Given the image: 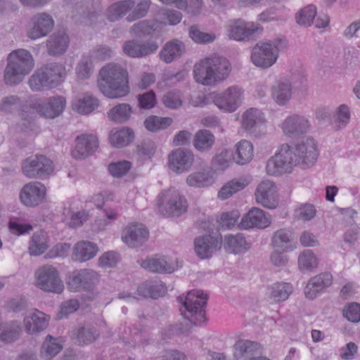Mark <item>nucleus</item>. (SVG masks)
<instances>
[{
	"mask_svg": "<svg viewBox=\"0 0 360 360\" xmlns=\"http://www.w3.org/2000/svg\"><path fill=\"white\" fill-rule=\"evenodd\" d=\"M260 345L248 340H239L233 346L235 360H249L259 352Z\"/></svg>",
	"mask_w": 360,
	"mask_h": 360,
	"instance_id": "obj_32",
	"label": "nucleus"
},
{
	"mask_svg": "<svg viewBox=\"0 0 360 360\" xmlns=\"http://www.w3.org/2000/svg\"><path fill=\"white\" fill-rule=\"evenodd\" d=\"M280 127L285 136L295 139L308 133L311 129V124L307 117L294 113L287 116L281 122Z\"/></svg>",
	"mask_w": 360,
	"mask_h": 360,
	"instance_id": "obj_13",
	"label": "nucleus"
},
{
	"mask_svg": "<svg viewBox=\"0 0 360 360\" xmlns=\"http://www.w3.org/2000/svg\"><path fill=\"white\" fill-rule=\"evenodd\" d=\"M96 245L89 241L82 240L75 244L73 257L76 261L86 262L96 256Z\"/></svg>",
	"mask_w": 360,
	"mask_h": 360,
	"instance_id": "obj_39",
	"label": "nucleus"
},
{
	"mask_svg": "<svg viewBox=\"0 0 360 360\" xmlns=\"http://www.w3.org/2000/svg\"><path fill=\"white\" fill-rule=\"evenodd\" d=\"M294 77L290 79L283 77L274 81L271 86V96L278 105L283 106L289 103L292 96Z\"/></svg>",
	"mask_w": 360,
	"mask_h": 360,
	"instance_id": "obj_19",
	"label": "nucleus"
},
{
	"mask_svg": "<svg viewBox=\"0 0 360 360\" xmlns=\"http://www.w3.org/2000/svg\"><path fill=\"white\" fill-rule=\"evenodd\" d=\"M222 241L220 234L198 236L194 240L195 251L201 259L210 258L221 248Z\"/></svg>",
	"mask_w": 360,
	"mask_h": 360,
	"instance_id": "obj_17",
	"label": "nucleus"
},
{
	"mask_svg": "<svg viewBox=\"0 0 360 360\" xmlns=\"http://www.w3.org/2000/svg\"><path fill=\"white\" fill-rule=\"evenodd\" d=\"M182 301L183 307L181 311L185 319L194 325L201 324L206 320L205 307L207 304L208 295L200 290L189 291L184 299L179 297Z\"/></svg>",
	"mask_w": 360,
	"mask_h": 360,
	"instance_id": "obj_7",
	"label": "nucleus"
},
{
	"mask_svg": "<svg viewBox=\"0 0 360 360\" xmlns=\"http://www.w3.org/2000/svg\"><path fill=\"white\" fill-rule=\"evenodd\" d=\"M162 102L168 108L177 109L182 105V94L179 91H168L164 95Z\"/></svg>",
	"mask_w": 360,
	"mask_h": 360,
	"instance_id": "obj_55",
	"label": "nucleus"
},
{
	"mask_svg": "<svg viewBox=\"0 0 360 360\" xmlns=\"http://www.w3.org/2000/svg\"><path fill=\"white\" fill-rule=\"evenodd\" d=\"M316 15V8L314 5H309L302 9L296 16L297 22L303 26H310Z\"/></svg>",
	"mask_w": 360,
	"mask_h": 360,
	"instance_id": "obj_54",
	"label": "nucleus"
},
{
	"mask_svg": "<svg viewBox=\"0 0 360 360\" xmlns=\"http://www.w3.org/2000/svg\"><path fill=\"white\" fill-rule=\"evenodd\" d=\"M22 104L21 99L17 96H9L4 98L0 103V111L8 114L17 110Z\"/></svg>",
	"mask_w": 360,
	"mask_h": 360,
	"instance_id": "obj_56",
	"label": "nucleus"
},
{
	"mask_svg": "<svg viewBox=\"0 0 360 360\" xmlns=\"http://www.w3.org/2000/svg\"><path fill=\"white\" fill-rule=\"evenodd\" d=\"M248 184L249 181L245 178L233 179L223 186L218 193V197L221 200H226L243 189Z\"/></svg>",
	"mask_w": 360,
	"mask_h": 360,
	"instance_id": "obj_43",
	"label": "nucleus"
},
{
	"mask_svg": "<svg viewBox=\"0 0 360 360\" xmlns=\"http://www.w3.org/2000/svg\"><path fill=\"white\" fill-rule=\"evenodd\" d=\"M215 141L214 135L208 130L201 129L197 131L193 139V146L199 151L209 150Z\"/></svg>",
	"mask_w": 360,
	"mask_h": 360,
	"instance_id": "obj_45",
	"label": "nucleus"
},
{
	"mask_svg": "<svg viewBox=\"0 0 360 360\" xmlns=\"http://www.w3.org/2000/svg\"><path fill=\"white\" fill-rule=\"evenodd\" d=\"M21 326L18 321H13L0 323V340L11 343L19 338Z\"/></svg>",
	"mask_w": 360,
	"mask_h": 360,
	"instance_id": "obj_41",
	"label": "nucleus"
},
{
	"mask_svg": "<svg viewBox=\"0 0 360 360\" xmlns=\"http://www.w3.org/2000/svg\"><path fill=\"white\" fill-rule=\"evenodd\" d=\"M224 248L229 253L238 254L247 251L250 245L242 233H237L225 236Z\"/></svg>",
	"mask_w": 360,
	"mask_h": 360,
	"instance_id": "obj_35",
	"label": "nucleus"
},
{
	"mask_svg": "<svg viewBox=\"0 0 360 360\" xmlns=\"http://www.w3.org/2000/svg\"><path fill=\"white\" fill-rule=\"evenodd\" d=\"M194 155L191 150L178 148L169 155V167L176 173L188 171L192 166Z\"/></svg>",
	"mask_w": 360,
	"mask_h": 360,
	"instance_id": "obj_24",
	"label": "nucleus"
},
{
	"mask_svg": "<svg viewBox=\"0 0 360 360\" xmlns=\"http://www.w3.org/2000/svg\"><path fill=\"white\" fill-rule=\"evenodd\" d=\"M292 292L291 283L276 282L266 288L265 296L270 303L276 304L287 300Z\"/></svg>",
	"mask_w": 360,
	"mask_h": 360,
	"instance_id": "obj_30",
	"label": "nucleus"
},
{
	"mask_svg": "<svg viewBox=\"0 0 360 360\" xmlns=\"http://www.w3.org/2000/svg\"><path fill=\"white\" fill-rule=\"evenodd\" d=\"M98 86L107 98H120L126 96L130 91L128 72L125 68L116 63H109L99 72Z\"/></svg>",
	"mask_w": 360,
	"mask_h": 360,
	"instance_id": "obj_2",
	"label": "nucleus"
},
{
	"mask_svg": "<svg viewBox=\"0 0 360 360\" xmlns=\"http://www.w3.org/2000/svg\"><path fill=\"white\" fill-rule=\"evenodd\" d=\"M141 266L151 272L160 274H171L178 268L177 265L165 257L146 259L141 263Z\"/></svg>",
	"mask_w": 360,
	"mask_h": 360,
	"instance_id": "obj_31",
	"label": "nucleus"
},
{
	"mask_svg": "<svg viewBox=\"0 0 360 360\" xmlns=\"http://www.w3.org/2000/svg\"><path fill=\"white\" fill-rule=\"evenodd\" d=\"M272 245L277 250L290 252L295 248L292 241V232L287 229H281L274 232Z\"/></svg>",
	"mask_w": 360,
	"mask_h": 360,
	"instance_id": "obj_34",
	"label": "nucleus"
},
{
	"mask_svg": "<svg viewBox=\"0 0 360 360\" xmlns=\"http://www.w3.org/2000/svg\"><path fill=\"white\" fill-rule=\"evenodd\" d=\"M172 119L170 117H160L152 115L148 117L144 122L146 128L150 131H157L164 129L170 126Z\"/></svg>",
	"mask_w": 360,
	"mask_h": 360,
	"instance_id": "obj_51",
	"label": "nucleus"
},
{
	"mask_svg": "<svg viewBox=\"0 0 360 360\" xmlns=\"http://www.w3.org/2000/svg\"><path fill=\"white\" fill-rule=\"evenodd\" d=\"M189 37L198 44H208L215 39L214 34L201 32L195 26L190 27Z\"/></svg>",
	"mask_w": 360,
	"mask_h": 360,
	"instance_id": "obj_58",
	"label": "nucleus"
},
{
	"mask_svg": "<svg viewBox=\"0 0 360 360\" xmlns=\"http://www.w3.org/2000/svg\"><path fill=\"white\" fill-rule=\"evenodd\" d=\"M166 290L165 286L162 283H144L138 287L136 294L143 297L157 299L163 296Z\"/></svg>",
	"mask_w": 360,
	"mask_h": 360,
	"instance_id": "obj_44",
	"label": "nucleus"
},
{
	"mask_svg": "<svg viewBox=\"0 0 360 360\" xmlns=\"http://www.w3.org/2000/svg\"><path fill=\"white\" fill-rule=\"evenodd\" d=\"M100 105L99 100L91 95L85 94L72 101V109L79 114L87 115L94 112Z\"/></svg>",
	"mask_w": 360,
	"mask_h": 360,
	"instance_id": "obj_37",
	"label": "nucleus"
},
{
	"mask_svg": "<svg viewBox=\"0 0 360 360\" xmlns=\"http://www.w3.org/2000/svg\"><path fill=\"white\" fill-rule=\"evenodd\" d=\"M231 155L227 150H223L219 154L213 157L212 166L216 170H224L230 164Z\"/></svg>",
	"mask_w": 360,
	"mask_h": 360,
	"instance_id": "obj_57",
	"label": "nucleus"
},
{
	"mask_svg": "<svg viewBox=\"0 0 360 360\" xmlns=\"http://www.w3.org/2000/svg\"><path fill=\"white\" fill-rule=\"evenodd\" d=\"M271 223V217L269 213L259 208L253 207L242 217L238 227L245 230L264 229L269 226Z\"/></svg>",
	"mask_w": 360,
	"mask_h": 360,
	"instance_id": "obj_18",
	"label": "nucleus"
},
{
	"mask_svg": "<svg viewBox=\"0 0 360 360\" xmlns=\"http://www.w3.org/2000/svg\"><path fill=\"white\" fill-rule=\"evenodd\" d=\"M186 182L191 186L205 187L214 182V177L211 172H195L187 177Z\"/></svg>",
	"mask_w": 360,
	"mask_h": 360,
	"instance_id": "obj_50",
	"label": "nucleus"
},
{
	"mask_svg": "<svg viewBox=\"0 0 360 360\" xmlns=\"http://www.w3.org/2000/svg\"><path fill=\"white\" fill-rule=\"evenodd\" d=\"M319 260L311 250H304L298 257V266L302 272H310L316 269Z\"/></svg>",
	"mask_w": 360,
	"mask_h": 360,
	"instance_id": "obj_48",
	"label": "nucleus"
},
{
	"mask_svg": "<svg viewBox=\"0 0 360 360\" xmlns=\"http://www.w3.org/2000/svg\"><path fill=\"white\" fill-rule=\"evenodd\" d=\"M98 335L95 328L81 327L77 330V341L79 344H89L96 340Z\"/></svg>",
	"mask_w": 360,
	"mask_h": 360,
	"instance_id": "obj_59",
	"label": "nucleus"
},
{
	"mask_svg": "<svg viewBox=\"0 0 360 360\" xmlns=\"http://www.w3.org/2000/svg\"><path fill=\"white\" fill-rule=\"evenodd\" d=\"M159 25L155 20H141L131 27L130 32L138 37L151 35L158 30Z\"/></svg>",
	"mask_w": 360,
	"mask_h": 360,
	"instance_id": "obj_49",
	"label": "nucleus"
},
{
	"mask_svg": "<svg viewBox=\"0 0 360 360\" xmlns=\"http://www.w3.org/2000/svg\"><path fill=\"white\" fill-rule=\"evenodd\" d=\"M63 349L60 341L58 338L48 335L41 348V356L45 359H51L56 356Z\"/></svg>",
	"mask_w": 360,
	"mask_h": 360,
	"instance_id": "obj_46",
	"label": "nucleus"
},
{
	"mask_svg": "<svg viewBox=\"0 0 360 360\" xmlns=\"http://www.w3.org/2000/svg\"><path fill=\"white\" fill-rule=\"evenodd\" d=\"M35 117L34 112L22 113V123L18 126V129L26 133L35 131L37 129Z\"/></svg>",
	"mask_w": 360,
	"mask_h": 360,
	"instance_id": "obj_63",
	"label": "nucleus"
},
{
	"mask_svg": "<svg viewBox=\"0 0 360 360\" xmlns=\"http://www.w3.org/2000/svg\"><path fill=\"white\" fill-rule=\"evenodd\" d=\"M158 205L169 216L176 217L186 212L188 207L186 199L174 188L163 191L160 195Z\"/></svg>",
	"mask_w": 360,
	"mask_h": 360,
	"instance_id": "obj_11",
	"label": "nucleus"
},
{
	"mask_svg": "<svg viewBox=\"0 0 360 360\" xmlns=\"http://www.w3.org/2000/svg\"><path fill=\"white\" fill-rule=\"evenodd\" d=\"M50 316L37 309H32L23 319L25 330L30 335L39 333L45 330Z\"/></svg>",
	"mask_w": 360,
	"mask_h": 360,
	"instance_id": "obj_23",
	"label": "nucleus"
},
{
	"mask_svg": "<svg viewBox=\"0 0 360 360\" xmlns=\"http://www.w3.org/2000/svg\"><path fill=\"white\" fill-rule=\"evenodd\" d=\"M235 154L233 160L238 165H245L249 162L254 156L252 143L243 139L235 145Z\"/></svg>",
	"mask_w": 360,
	"mask_h": 360,
	"instance_id": "obj_40",
	"label": "nucleus"
},
{
	"mask_svg": "<svg viewBox=\"0 0 360 360\" xmlns=\"http://www.w3.org/2000/svg\"><path fill=\"white\" fill-rule=\"evenodd\" d=\"M131 113V107L127 103H120L108 112V118L113 122L122 123L127 121Z\"/></svg>",
	"mask_w": 360,
	"mask_h": 360,
	"instance_id": "obj_47",
	"label": "nucleus"
},
{
	"mask_svg": "<svg viewBox=\"0 0 360 360\" xmlns=\"http://www.w3.org/2000/svg\"><path fill=\"white\" fill-rule=\"evenodd\" d=\"M319 155L317 143L311 137L292 144L283 143L267 160L266 171L271 176L291 174L296 167L307 169L313 166Z\"/></svg>",
	"mask_w": 360,
	"mask_h": 360,
	"instance_id": "obj_1",
	"label": "nucleus"
},
{
	"mask_svg": "<svg viewBox=\"0 0 360 360\" xmlns=\"http://www.w3.org/2000/svg\"><path fill=\"white\" fill-rule=\"evenodd\" d=\"M151 5L150 0H141L138 4L134 0H122L110 5L106 13L108 19L115 22L127 14V20L133 22L146 15Z\"/></svg>",
	"mask_w": 360,
	"mask_h": 360,
	"instance_id": "obj_6",
	"label": "nucleus"
},
{
	"mask_svg": "<svg viewBox=\"0 0 360 360\" xmlns=\"http://www.w3.org/2000/svg\"><path fill=\"white\" fill-rule=\"evenodd\" d=\"M91 214L89 211L82 210L74 212L70 219L69 226L72 228H77L82 226L86 221L89 220Z\"/></svg>",
	"mask_w": 360,
	"mask_h": 360,
	"instance_id": "obj_64",
	"label": "nucleus"
},
{
	"mask_svg": "<svg viewBox=\"0 0 360 360\" xmlns=\"http://www.w3.org/2000/svg\"><path fill=\"white\" fill-rule=\"evenodd\" d=\"M134 138V132L127 127L114 128L110 131L109 140L113 146L122 148L127 146Z\"/></svg>",
	"mask_w": 360,
	"mask_h": 360,
	"instance_id": "obj_38",
	"label": "nucleus"
},
{
	"mask_svg": "<svg viewBox=\"0 0 360 360\" xmlns=\"http://www.w3.org/2000/svg\"><path fill=\"white\" fill-rule=\"evenodd\" d=\"M131 164L127 160L112 162L108 165L109 172L114 177H121L130 169Z\"/></svg>",
	"mask_w": 360,
	"mask_h": 360,
	"instance_id": "obj_60",
	"label": "nucleus"
},
{
	"mask_svg": "<svg viewBox=\"0 0 360 360\" xmlns=\"http://www.w3.org/2000/svg\"><path fill=\"white\" fill-rule=\"evenodd\" d=\"M244 91L238 86H231L223 92L213 94L212 99L217 108L225 112H233L241 105Z\"/></svg>",
	"mask_w": 360,
	"mask_h": 360,
	"instance_id": "obj_9",
	"label": "nucleus"
},
{
	"mask_svg": "<svg viewBox=\"0 0 360 360\" xmlns=\"http://www.w3.org/2000/svg\"><path fill=\"white\" fill-rule=\"evenodd\" d=\"M46 187L38 181L26 184L20 192V198L22 204L33 207L40 204L44 199Z\"/></svg>",
	"mask_w": 360,
	"mask_h": 360,
	"instance_id": "obj_21",
	"label": "nucleus"
},
{
	"mask_svg": "<svg viewBox=\"0 0 360 360\" xmlns=\"http://www.w3.org/2000/svg\"><path fill=\"white\" fill-rule=\"evenodd\" d=\"M285 46L286 41L280 38L268 42L258 43L252 49L251 61L257 67L269 68L276 62L279 51Z\"/></svg>",
	"mask_w": 360,
	"mask_h": 360,
	"instance_id": "obj_8",
	"label": "nucleus"
},
{
	"mask_svg": "<svg viewBox=\"0 0 360 360\" xmlns=\"http://www.w3.org/2000/svg\"><path fill=\"white\" fill-rule=\"evenodd\" d=\"M65 103V99L63 96H53L42 103L35 105L34 108L41 115L47 118H54L62 113Z\"/></svg>",
	"mask_w": 360,
	"mask_h": 360,
	"instance_id": "obj_29",
	"label": "nucleus"
},
{
	"mask_svg": "<svg viewBox=\"0 0 360 360\" xmlns=\"http://www.w3.org/2000/svg\"><path fill=\"white\" fill-rule=\"evenodd\" d=\"M332 282L333 276L330 272L321 273L311 278L304 288L306 297L314 300L326 288L330 286Z\"/></svg>",
	"mask_w": 360,
	"mask_h": 360,
	"instance_id": "obj_26",
	"label": "nucleus"
},
{
	"mask_svg": "<svg viewBox=\"0 0 360 360\" xmlns=\"http://www.w3.org/2000/svg\"><path fill=\"white\" fill-rule=\"evenodd\" d=\"M27 306V302L24 296L19 295L8 300L5 304V308L9 311L18 312L25 309Z\"/></svg>",
	"mask_w": 360,
	"mask_h": 360,
	"instance_id": "obj_61",
	"label": "nucleus"
},
{
	"mask_svg": "<svg viewBox=\"0 0 360 360\" xmlns=\"http://www.w3.org/2000/svg\"><path fill=\"white\" fill-rule=\"evenodd\" d=\"M148 231L141 224H131L127 226L122 233V240L131 247L138 246L148 239Z\"/></svg>",
	"mask_w": 360,
	"mask_h": 360,
	"instance_id": "obj_28",
	"label": "nucleus"
},
{
	"mask_svg": "<svg viewBox=\"0 0 360 360\" xmlns=\"http://www.w3.org/2000/svg\"><path fill=\"white\" fill-rule=\"evenodd\" d=\"M93 72V65L91 57L83 56L76 68V75L79 79H88Z\"/></svg>",
	"mask_w": 360,
	"mask_h": 360,
	"instance_id": "obj_53",
	"label": "nucleus"
},
{
	"mask_svg": "<svg viewBox=\"0 0 360 360\" xmlns=\"http://www.w3.org/2000/svg\"><path fill=\"white\" fill-rule=\"evenodd\" d=\"M69 43V37L64 31L54 32L46 41L49 54L51 56L63 54L66 51Z\"/></svg>",
	"mask_w": 360,
	"mask_h": 360,
	"instance_id": "obj_33",
	"label": "nucleus"
},
{
	"mask_svg": "<svg viewBox=\"0 0 360 360\" xmlns=\"http://www.w3.org/2000/svg\"><path fill=\"white\" fill-rule=\"evenodd\" d=\"M36 285L44 291L61 293L64 289L57 269L50 265L39 269L36 272Z\"/></svg>",
	"mask_w": 360,
	"mask_h": 360,
	"instance_id": "obj_12",
	"label": "nucleus"
},
{
	"mask_svg": "<svg viewBox=\"0 0 360 360\" xmlns=\"http://www.w3.org/2000/svg\"><path fill=\"white\" fill-rule=\"evenodd\" d=\"M101 210L105 217V219L101 221L103 226H107L117 220L121 211L118 206L110 207L108 203Z\"/></svg>",
	"mask_w": 360,
	"mask_h": 360,
	"instance_id": "obj_62",
	"label": "nucleus"
},
{
	"mask_svg": "<svg viewBox=\"0 0 360 360\" xmlns=\"http://www.w3.org/2000/svg\"><path fill=\"white\" fill-rule=\"evenodd\" d=\"M49 247L47 234L44 231H37L33 234L30 241L29 252L31 255L39 256L45 252Z\"/></svg>",
	"mask_w": 360,
	"mask_h": 360,
	"instance_id": "obj_42",
	"label": "nucleus"
},
{
	"mask_svg": "<svg viewBox=\"0 0 360 360\" xmlns=\"http://www.w3.org/2000/svg\"><path fill=\"white\" fill-rule=\"evenodd\" d=\"M231 70V64L226 58L214 54L195 63L193 75L198 83L210 86L226 79Z\"/></svg>",
	"mask_w": 360,
	"mask_h": 360,
	"instance_id": "obj_3",
	"label": "nucleus"
},
{
	"mask_svg": "<svg viewBox=\"0 0 360 360\" xmlns=\"http://www.w3.org/2000/svg\"><path fill=\"white\" fill-rule=\"evenodd\" d=\"M158 45L155 41L142 43L131 39L124 42L122 50L124 54L131 58H142L157 51Z\"/></svg>",
	"mask_w": 360,
	"mask_h": 360,
	"instance_id": "obj_27",
	"label": "nucleus"
},
{
	"mask_svg": "<svg viewBox=\"0 0 360 360\" xmlns=\"http://www.w3.org/2000/svg\"><path fill=\"white\" fill-rule=\"evenodd\" d=\"M257 203L268 209H274L278 205L276 196V187L271 181H263L257 186L255 192Z\"/></svg>",
	"mask_w": 360,
	"mask_h": 360,
	"instance_id": "obj_25",
	"label": "nucleus"
},
{
	"mask_svg": "<svg viewBox=\"0 0 360 360\" xmlns=\"http://www.w3.org/2000/svg\"><path fill=\"white\" fill-rule=\"evenodd\" d=\"M66 75L63 65L53 63L37 70L30 77L28 84L33 91H41L57 86Z\"/></svg>",
	"mask_w": 360,
	"mask_h": 360,
	"instance_id": "obj_5",
	"label": "nucleus"
},
{
	"mask_svg": "<svg viewBox=\"0 0 360 360\" xmlns=\"http://www.w3.org/2000/svg\"><path fill=\"white\" fill-rule=\"evenodd\" d=\"M53 172V162L44 155L29 157L22 163V172L28 178H44Z\"/></svg>",
	"mask_w": 360,
	"mask_h": 360,
	"instance_id": "obj_10",
	"label": "nucleus"
},
{
	"mask_svg": "<svg viewBox=\"0 0 360 360\" xmlns=\"http://www.w3.org/2000/svg\"><path fill=\"white\" fill-rule=\"evenodd\" d=\"M34 66V60L31 53L24 49L12 51L7 57V64L4 74L6 85L15 86L30 74Z\"/></svg>",
	"mask_w": 360,
	"mask_h": 360,
	"instance_id": "obj_4",
	"label": "nucleus"
},
{
	"mask_svg": "<svg viewBox=\"0 0 360 360\" xmlns=\"http://www.w3.org/2000/svg\"><path fill=\"white\" fill-rule=\"evenodd\" d=\"M98 146V140L96 135L83 134L75 139V147L71 152L73 158L84 159L92 155Z\"/></svg>",
	"mask_w": 360,
	"mask_h": 360,
	"instance_id": "obj_20",
	"label": "nucleus"
},
{
	"mask_svg": "<svg viewBox=\"0 0 360 360\" xmlns=\"http://www.w3.org/2000/svg\"><path fill=\"white\" fill-rule=\"evenodd\" d=\"M98 274L91 269L74 271L68 281V288L73 292L91 290L98 282Z\"/></svg>",
	"mask_w": 360,
	"mask_h": 360,
	"instance_id": "obj_16",
	"label": "nucleus"
},
{
	"mask_svg": "<svg viewBox=\"0 0 360 360\" xmlns=\"http://www.w3.org/2000/svg\"><path fill=\"white\" fill-rule=\"evenodd\" d=\"M53 25L54 21L50 15L46 13H37L31 19V27L27 36L31 39L41 38L51 31Z\"/></svg>",
	"mask_w": 360,
	"mask_h": 360,
	"instance_id": "obj_22",
	"label": "nucleus"
},
{
	"mask_svg": "<svg viewBox=\"0 0 360 360\" xmlns=\"http://www.w3.org/2000/svg\"><path fill=\"white\" fill-rule=\"evenodd\" d=\"M351 112L349 108L345 104H341L336 110L335 123L338 129H342L349 123Z\"/></svg>",
	"mask_w": 360,
	"mask_h": 360,
	"instance_id": "obj_52",
	"label": "nucleus"
},
{
	"mask_svg": "<svg viewBox=\"0 0 360 360\" xmlns=\"http://www.w3.org/2000/svg\"><path fill=\"white\" fill-rule=\"evenodd\" d=\"M184 51V43L178 39H173L165 44L160 52V57L162 61L169 63L179 58Z\"/></svg>",
	"mask_w": 360,
	"mask_h": 360,
	"instance_id": "obj_36",
	"label": "nucleus"
},
{
	"mask_svg": "<svg viewBox=\"0 0 360 360\" xmlns=\"http://www.w3.org/2000/svg\"><path fill=\"white\" fill-rule=\"evenodd\" d=\"M262 31V28L258 24L241 19L231 20L227 25L229 37L238 41H248L255 34Z\"/></svg>",
	"mask_w": 360,
	"mask_h": 360,
	"instance_id": "obj_14",
	"label": "nucleus"
},
{
	"mask_svg": "<svg viewBox=\"0 0 360 360\" xmlns=\"http://www.w3.org/2000/svg\"><path fill=\"white\" fill-rule=\"evenodd\" d=\"M264 114L257 108H251L242 115V127L255 137H260L266 133Z\"/></svg>",
	"mask_w": 360,
	"mask_h": 360,
	"instance_id": "obj_15",
	"label": "nucleus"
}]
</instances>
